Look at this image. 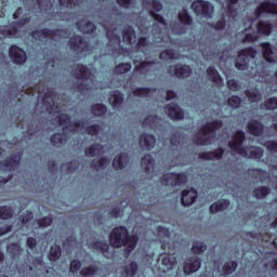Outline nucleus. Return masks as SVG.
<instances>
[{"label": "nucleus", "mask_w": 277, "mask_h": 277, "mask_svg": "<svg viewBox=\"0 0 277 277\" xmlns=\"http://www.w3.org/2000/svg\"><path fill=\"white\" fill-rule=\"evenodd\" d=\"M140 236L137 234L129 235V229L122 225L111 229L109 234V243L113 248H127L132 251L137 247Z\"/></svg>", "instance_id": "f257e3e1"}, {"label": "nucleus", "mask_w": 277, "mask_h": 277, "mask_svg": "<svg viewBox=\"0 0 277 277\" xmlns=\"http://www.w3.org/2000/svg\"><path fill=\"white\" fill-rule=\"evenodd\" d=\"M254 57H256V50L252 47L245 48L238 52L235 67L237 70H248L250 68V60H254Z\"/></svg>", "instance_id": "f03ea898"}, {"label": "nucleus", "mask_w": 277, "mask_h": 277, "mask_svg": "<svg viewBox=\"0 0 277 277\" xmlns=\"http://www.w3.org/2000/svg\"><path fill=\"white\" fill-rule=\"evenodd\" d=\"M164 187H181L187 183V174L185 173H166L159 179Z\"/></svg>", "instance_id": "7ed1b4c3"}, {"label": "nucleus", "mask_w": 277, "mask_h": 277, "mask_svg": "<svg viewBox=\"0 0 277 277\" xmlns=\"http://www.w3.org/2000/svg\"><path fill=\"white\" fill-rule=\"evenodd\" d=\"M30 36L38 40V38H45L49 40H53V38H62V36H68V29L66 28H42L39 30H32Z\"/></svg>", "instance_id": "20e7f679"}, {"label": "nucleus", "mask_w": 277, "mask_h": 277, "mask_svg": "<svg viewBox=\"0 0 277 277\" xmlns=\"http://www.w3.org/2000/svg\"><path fill=\"white\" fill-rule=\"evenodd\" d=\"M68 44L70 51L78 53L79 55H83V53L90 51V42H88L81 35H74L70 37Z\"/></svg>", "instance_id": "39448f33"}, {"label": "nucleus", "mask_w": 277, "mask_h": 277, "mask_svg": "<svg viewBox=\"0 0 277 277\" xmlns=\"http://www.w3.org/2000/svg\"><path fill=\"white\" fill-rule=\"evenodd\" d=\"M243 142H246V132L238 130L234 133L232 140L228 142V148L236 153V155H247L246 147H243Z\"/></svg>", "instance_id": "423d86ee"}, {"label": "nucleus", "mask_w": 277, "mask_h": 277, "mask_svg": "<svg viewBox=\"0 0 277 277\" xmlns=\"http://www.w3.org/2000/svg\"><path fill=\"white\" fill-rule=\"evenodd\" d=\"M56 96L57 94L53 89H48L47 92L43 94L41 101L48 114H60V104L55 103Z\"/></svg>", "instance_id": "0eeeda50"}, {"label": "nucleus", "mask_w": 277, "mask_h": 277, "mask_svg": "<svg viewBox=\"0 0 277 277\" xmlns=\"http://www.w3.org/2000/svg\"><path fill=\"white\" fill-rule=\"evenodd\" d=\"M172 248H174V245L170 242H162L161 249L168 250V253H161L158 258V261H161L163 267L167 269H172L174 265H176V258H174V252L172 251Z\"/></svg>", "instance_id": "6e6552de"}, {"label": "nucleus", "mask_w": 277, "mask_h": 277, "mask_svg": "<svg viewBox=\"0 0 277 277\" xmlns=\"http://www.w3.org/2000/svg\"><path fill=\"white\" fill-rule=\"evenodd\" d=\"M196 16H202V18H211L213 14V6L209 1L196 0L190 5Z\"/></svg>", "instance_id": "1a4fd4ad"}, {"label": "nucleus", "mask_w": 277, "mask_h": 277, "mask_svg": "<svg viewBox=\"0 0 277 277\" xmlns=\"http://www.w3.org/2000/svg\"><path fill=\"white\" fill-rule=\"evenodd\" d=\"M173 68V76L177 79H189L192 77V67L187 64L177 63L173 66H169L168 72L172 75Z\"/></svg>", "instance_id": "9d476101"}, {"label": "nucleus", "mask_w": 277, "mask_h": 277, "mask_svg": "<svg viewBox=\"0 0 277 277\" xmlns=\"http://www.w3.org/2000/svg\"><path fill=\"white\" fill-rule=\"evenodd\" d=\"M254 14L256 18H261L263 14H275L277 16V3L265 0L255 9Z\"/></svg>", "instance_id": "9b49d317"}, {"label": "nucleus", "mask_w": 277, "mask_h": 277, "mask_svg": "<svg viewBox=\"0 0 277 277\" xmlns=\"http://www.w3.org/2000/svg\"><path fill=\"white\" fill-rule=\"evenodd\" d=\"M9 56L13 64H25L27 62V52L16 44L10 47Z\"/></svg>", "instance_id": "f8f14e48"}, {"label": "nucleus", "mask_w": 277, "mask_h": 277, "mask_svg": "<svg viewBox=\"0 0 277 277\" xmlns=\"http://www.w3.org/2000/svg\"><path fill=\"white\" fill-rule=\"evenodd\" d=\"M164 111L171 120H183L185 113L176 103H170L164 106Z\"/></svg>", "instance_id": "ddd939ff"}, {"label": "nucleus", "mask_w": 277, "mask_h": 277, "mask_svg": "<svg viewBox=\"0 0 277 277\" xmlns=\"http://www.w3.org/2000/svg\"><path fill=\"white\" fill-rule=\"evenodd\" d=\"M72 76L77 81H88L92 77V70L84 64L78 63L72 70Z\"/></svg>", "instance_id": "4468645a"}, {"label": "nucleus", "mask_w": 277, "mask_h": 277, "mask_svg": "<svg viewBox=\"0 0 277 277\" xmlns=\"http://www.w3.org/2000/svg\"><path fill=\"white\" fill-rule=\"evenodd\" d=\"M21 166V155L12 154L6 159L0 161V168L8 170L9 172H13Z\"/></svg>", "instance_id": "2eb2a0df"}, {"label": "nucleus", "mask_w": 277, "mask_h": 277, "mask_svg": "<svg viewBox=\"0 0 277 277\" xmlns=\"http://www.w3.org/2000/svg\"><path fill=\"white\" fill-rule=\"evenodd\" d=\"M224 126V123L222 122V120H213L210 122H207L206 124H203L198 134L199 135H211L212 133H215V131H220V129H222V127Z\"/></svg>", "instance_id": "dca6fc26"}, {"label": "nucleus", "mask_w": 277, "mask_h": 277, "mask_svg": "<svg viewBox=\"0 0 277 277\" xmlns=\"http://www.w3.org/2000/svg\"><path fill=\"white\" fill-rule=\"evenodd\" d=\"M196 198H198V190L194 187L184 189L182 190L181 203L183 207H192L196 202Z\"/></svg>", "instance_id": "f3484780"}, {"label": "nucleus", "mask_w": 277, "mask_h": 277, "mask_svg": "<svg viewBox=\"0 0 277 277\" xmlns=\"http://www.w3.org/2000/svg\"><path fill=\"white\" fill-rule=\"evenodd\" d=\"M202 260L198 256H192L184 263V274H194L200 269Z\"/></svg>", "instance_id": "a211bd4d"}, {"label": "nucleus", "mask_w": 277, "mask_h": 277, "mask_svg": "<svg viewBox=\"0 0 277 277\" xmlns=\"http://www.w3.org/2000/svg\"><path fill=\"white\" fill-rule=\"evenodd\" d=\"M247 129L250 135L254 137H261L263 135V131H265V126L256 119H252L247 123Z\"/></svg>", "instance_id": "6ab92c4d"}, {"label": "nucleus", "mask_w": 277, "mask_h": 277, "mask_svg": "<svg viewBox=\"0 0 277 277\" xmlns=\"http://www.w3.org/2000/svg\"><path fill=\"white\" fill-rule=\"evenodd\" d=\"M138 142L145 150H153L155 144H157V138L153 134L143 133L140 135Z\"/></svg>", "instance_id": "aec40b11"}, {"label": "nucleus", "mask_w": 277, "mask_h": 277, "mask_svg": "<svg viewBox=\"0 0 277 277\" xmlns=\"http://www.w3.org/2000/svg\"><path fill=\"white\" fill-rule=\"evenodd\" d=\"M198 157L203 161H213V159H222V157H224V148L219 147L212 151H201L198 155Z\"/></svg>", "instance_id": "412c9836"}, {"label": "nucleus", "mask_w": 277, "mask_h": 277, "mask_svg": "<svg viewBox=\"0 0 277 277\" xmlns=\"http://www.w3.org/2000/svg\"><path fill=\"white\" fill-rule=\"evenodd\" d=\"M129 154L121 153L114 158L113 168L114 170H124L129 164Z\"/></svg>", "instance_id": "4be33fe9"}, {"label": "nucleus", "mask_w": 277, "mask_h": 277, "mask_svg": "<svg viewBox=\"0 0 277 277\" xmlns=\"http://www.w3.org/2000/svg\"><path fill=\"white\" fill-rule=\"evenodd\" d=\"M141 166L145 174H150L151 170H155V158H153V155L146 154L141 159Z\"/></svg>", "instance_id": "5701e85b"}, {"label": "nucleus", "mask_w": 277, "mask_h": 277, "mask_svg": "<svg viewBox=\"0 0 277 277\" xmlns=\"http://www.w3.org/2000/svg\"><path fill=\"white\" fill-rule=\"evenodd\" d=\"M0 36L4 38H18V27L12 23L9 26L0 27Z\"/></svg>", "instance_id": "b1692460"}, {"label": "nucleus", "mask_w": 277, "mask_h": 277, "mask_svg": "<svg viewBox=\"0 0 277 277\" xmlns=\"http://www.w3.org/2000/svg\"><path fill=\"white\" fill-rule=\"evenodd\" d=\"M104 153L103 145L95 143L84 149L85 157H101Z\"/></svg>", "instance_id": "393cba45"}, {"label": "nucleus", "mask_w": 277, "mask_h": 277, "mask_svg": "<svg viewBox=\"0 0 277 277\" xmlns=\"http://www.w3.org/2000/svg\"><path fill=\"white\" fill-rule=\"evenodd\" d=\"M260 47L262 48V53H263L264 60L266 62H268V64H274V62H276V60H274V57H272V55H274V49H272V43L263 42L260 44Z\"/></svg>", "instance_id": "a878e982"}, {"label": "nucleus", "mask_w": 277, "mask_h": 277, "mask_svg": "<svg viewBox=\"0 0 277 277\" xmlns=\"http://www.w3.org/2000/svg\"><path fill=\"white\" fill-rule=\"evenodd\" d=\"M274 25L267 21H260L256 25V31L260 36H271Z\"/></svg>", "instance_id": "bb28decb"}, {"label": "nucleus", "mask_w": 277, "mask_h": 277, "mask_svg": "<svg viewBox=\"0 0 277 277\" xmlns=\"http://www.w3.org/2000/svg\"><path fill=\"white\" fill-rule=\"evenodd\" d=\"M230 207V200L221 199L210 206V213H219V211H226Z\"/></svg>", "instance_id": "cd10ccee"}, {"label": "nucleus", "mask_w": 277, "mask_h": 277, "mask_svg": "<svg viewBox=\"0 0 277 277\" xmlns=\"http://www.w3.org/2000/svg\"><path fill=\"white\" fill-rule=\"evenodd\" d=\"M109 102L111 103L113 109H120V107H122V103H124V94H122L120 91H117L111 95Z\"/></svg>", "instance_id": "c85d7f7f"}, {"label": "nucleus", "mask_w": 277, "mask_h": 277, "mask_svg": "<svg viewBox=\"0 0 277 277\" xmlns=\"http://www.w3.org/2000/svg\"><path fill=\"white\" fill-rule=\"evenodd\" d=\"M50 142L52 146H56V148H61V146H64V144L68 142V137L63 133H54L51 135Z\"/></svg>", "instance_id": "c756f323"}, {"label": "nucleus", "mask_w": 277, "mask_h": 277, "mask_svg": "<svg viewBox=\"0 0 277 277\" xmlns=\"http://www.w3.org/2000/svg\"><path fill=\"white\" fill-rule=\"evenodd\" d=\"M92 248L95 250V252H100V254H109V243H107L104 240H96L92 242Z\"/></svg>", "instance_id": "7c9ffc66"}, {"label": "nucleus", "mask_w": 277, "mask_h": 277, "mask_svg": "<svg viewBox=\"0 0 277 277\" xmlns=\"http://www.w3.org/2000/svg\"><path fill=\"white\" fill-rule=\"evenodd\" d=\"M155 61H142L134 67V72H138V75H148V72H150L148 66H155Z\"/></svg>", "instance_id": "2f4dec72"}, {"label": "nucleus", "mask_w": 277, "mask_h": 277, "mask_svg": "<svg viewBox=\"0 0 277 277\" xmlns=\"http://www.w3.org/2000/svg\"><path fill=\"white\" fill-rule=\"evenodd\" d=\"M177 18L182 25H186L188 27L194 25V17H192L187 9H182V11L177 14Z\"/></svg>", "instance_id": "473e14b6"}, {"label": "nucleus", "mask_w": 277, "mask_h": 277, "mask_svg": "<svg viewBox=\"0 0 277 277\" xmlns=\"http://www.w3.org/2000/svg\"><path fill=\"white\" fill-rule=\"evenodd\" d=\"M249 148V153L248 149L246 148L247 155H241L242 157H246L247 159H261L263 157V149L261 147L251 146Z\"/></svg>", "instance_id": "72a5a7b5"}, {"label": "nucleus", "mask_w": 277, "mask_h": 277, "mask_svg": "<svg viewBox=\"0 0 277 277\" xmlns=\"http://www.w3.org/2000/svg\"><path fill=\"white\" fill-rule=\"evenodd\" d=\"M77 27L81 34H88L92 36V34L96 32V24L94 22H87L84 25H81V23H77Z\"/></svg>", "instance_id": "f704fd0d"}, {"label": "nucleus", "mask_w": 277, "mask_h": 277, "mask_svg": "<svg viewBox=\"0 0 277 277\" xmlns=\"http://www.w3.org/2000/svg\"><path fill=\"white\" fill-rule=\"evenodd\" d=\"M272 189L268 186H259L253 189L252 195L256 200H263V198H267L269 196Z\"/></svg>", "instance_id": "c9c22d12"}, {"label": "nucleus", "mask_w": 277, "mask_h": 277, "mask_svg": "<svg viewBox=\"0 0 277 277\" xmlns=\"http://www.w3.org/2000/svg\"><path fill=\"white\" fill-rule=\"evenodd\" d=\"M209 81H212V83H222V76H220V72L215 67L210 66L206 70Z\"/></svg>", "instance_id": "e433bc0d"}, {"label": "nucleus", "mask_w": 277, "mask_h": 277, "mask_svg": "<svg viewBox=\"0 0 277 277\" xmlns=\"http://www.w3.org/2000/svg\"><path fill=\"white\" fill-rule=\"evenodd\" d=\"M91 114L96 118H103L107 114V106L105 104H93L91 106Z\"/></svg>", "instance_id": "4c0bfd02"}, {"label": "nucleus", "mask_w": 277, "mask_h": 277, "mask_svg": "<svg viewBox=\"0 0 277 277\" xmlns=\"http://www.w3.org/2000/svg\"><path fill=\"white\" fill-rule=\"evenodd\" d=\"M62 256V247L60 245H54L50 248L48 259L49 261H60V258Z\"/></svg>", "instance_id": "58836bf2"}, {"label": "nucleus", "mask_w": 277, "mask_h": 277, "mask_svg": "<svg viewBox=\"0 0 277 277\" xmlns=\"http://www.w3.org/2000/svg\"><path fill=\"white\" fill-rule=\"evenodd\" d=\"M61 8H69L75 10V8H81L83 5V0H58Z\"/></svg>", "instance_id": "ea45409f"}, {"label": "nucleus", "mask_w": 277, "mask_h": 277, "mask_svg": "<svg viewBox=\"0 0 277 277\" xmlns=\"http://www.w3.org/2000/svg\"><path fill=\"white\" fill-rule=\"evenodd\" d=\"M143 124L145 127H149V129H157L159 124V116L157 115H148L144 120Z\"/></svg>", "instance_id": "a19ab883"}, {"label": "nucleus", "mask_w": 277, "mask_h": 277, "mask_svg": "<svg viewBox=\"0 0 277 277\" xmlns=\"http://www.w3.org/2000/svg\"><path fill=\"white\" fill-rule=\"evenodd\" d=\"M133 38H135V29H133V26H128L123 29V42L133 44Z\"/></svg>", "instance_id": "79ce46f5"}, {"label": "nucleus", "mask_w": 277, "mask_h": 277, "mask_svg": "<svg viewBox=\"0 0 277 277\" xmlns=\"http://www.w3.org/2000/svg\"><path fill=\"white\" fill-rule=\"evenodd\" d=\"M14 210L10 206H0V220H12Z\"/></svg>", "instance_id": "37998d69"}, {"label": "nucleus", "mask_w": 277, "mask_h": 277, "mask_svg": "<svg viewBox=\"0 0 277 277\" xmlns=\"http://www.w3.org/2000/svg\"><path fill=\"white\" fill-rule=\"evenodd\" d=\"M238 266L239 264L236 261L226 262L222 267L223 276H230V274H233Z\"/></svg>", "instance_id": "c03bdc74"}, {"label": "nucleus", "mask_w": 277, "mask_h": 277, "mask_svg": "<svg viewBox=\"0 0 277 277\" xmlns=\"http://www.w3.org/2000/svg\"><path fill=\"white\" fill-rule=\"evenodd\" d=\"M245 94L250 101V103H259V101L262 98L261 93L256 89L247 90Z\"/></svg>", "instance_id": "a18cd8bd"}, {"label": "nucleus", "mask_w": 277, "mask_h": 277, "mask_svg": "<svg viewBox=\"0 0 277 277\" xmlns=\"http://www.w3.org/2000/svg\"><path fill=\"white\" fill-rule=\"evenodd\" d=\"M131 70V63H120L115 66L114 72L115 75H127Z\"/></svg>", "instance_id": "49530a36"}, {"label": "nucleus", "mask_w": 277, "mask_h": 277, "mask_svg": "<svg viewBox=\"0 0 277 277\" xmlns=\"http://www.w3.org/2000/svg\"><path fill=\"white\" fill-rule=\"evenodd\" d=\"M137 269H140V266L136 264V262H131L129 265L123 267L126 276L130 277L135 276V274H137Z\"/></svg>", "instance_id": "de8ad7c7"}, {"label": "nucleus", "mask_w": 277, "mask_h": 277, "mask_svg": "<svg viewBox=\"0 0 277 277\" xmlns=\"http://www.w3.org/2000/svg\"><path fill=\"white\" fill-rule=\"evenodd\" d=\"M98 272V267L95 265H90L80 269V276L92 277Z\"/></svg>", "instance_id": "09e8293b"}, {"label": "nucleus", "mask_w": 277, "mask_h": 277, "mask_svg": "<svg viewBox=\"0 0 277 277\" xmlns=\"http://www.w3.org/2000/svg\"><path fill=\"white\" fill-rule=\"evenodd\" d=\"M39 228H49L53 224V216H43L41 219L35 220Z\"/></svg>", "instance_id": "8fccbe9b"}, {"label": "nucleus", "mask_w": 277, "mask_h": 277, "mask_svg": "<svg viewBox=\"0 0 277 277\" xmlns=\"http://www.w3.org/2000/svg\"><path fill=\"white\" fill-rule=\"evenodd\" d=\"M143 3L153 8L154 12H161L163 10V4L159 0H144Z\"/></svg>", "instance_id": "3c124183"}, {"label": "nucleus", "mask_w": 277, "mask_h": 277, "mask_svg": "<svg viewBox=\"0 0 277 277\" xmlns=\"http://www.w3.org/2000/svg\"><path fill=\"white\" fill-rule=\"evenodd\" d=\"M8 250L11 254V256H13V259L15 256H19L21 255V252H22V248H21V245H18V242H12L8 246Z\"/></svg>", "instance_id": "603ef678"}, {"label": "nucleus", "mask_w": 277, "mask_h": 277, "mask_svg": "<svg viewBox=\"0 0 277 277\" xmlns=\"http://www.w3.org/2000/svg\"><path fill=\"white\" fill-rule=\"evenodd\" d=\"M241 98L238 95H232L227 100L228 107H232V109H239L241 107Z\"/></svg>", "instance_id": "864d4df0"}, {"label": "nucleus", "mask_w": 277, "mask_h": 277, "mask_svg": "<svg viewBox=\"0 0 277 277\" xmlns=\"http://www.w3.org/2000/svg\"><path fill=\"white\" fill-rule=\"evenodd\" d=\"M159 60H176L174 49H166L159 54Z\"/></svg>", "instance_id": "5fc2aeb1"}, {"label": "nucleus", "mask_w": 277, "mask_h": 277, "mask_svg": "<svg viewBox=\"0 0 277 277\" xmlns=\"http://www.w3.org/2000/svg\"><path fill=\"white\" fill-rule=\"evenodd\" d=\"M70 115L69 114H61L56 116V122L60 127H66V124H70Z\"/></svg>", "instance_id": "6e6d98bb"}, {"label": "nucleus", "mask_w": 277, "mask_h": 277, "mask_svg": "<svg viewBox=\"0 0 277 277\" xmlns=\"http://www.w3.org/2000/svg\"><path fill=\"white\" fill-rule=\"evenodd\" d=\"M207 250V245L201 241H195L192 247V252L194 254H202Z\"/></svg>", "instance_id": "4d7b16f0"}, {"label": "nucleus", "mask_w": 277, "mask_h": 277, "mask_svg": "<svg viewBox=\"0 0 277 277\" xmlns=\"http://www.w3.org/2000/svg\"><path fill=\"white\" fill-rule=\"evenodd\" d=\"M107 163H109V158L104 156V157H101L97 161L93 160L91 162V168L98 170V168H105Z\"/></svg>", "instance_id": "13d9d810"}, {"label": "nucleus", "mask_w": 277, "mask_h": 277, "mask_svg": "<svg viewBox=\"0 0 277 277\" xmlns=\"http://www.w3.org/2000/svg\"><path fill=\"white\" fill-rule=\"evenodd\" d=\"M149 16H151V18H154L156 23H160V25H163V27L168 25V22H166V18L161 14H158L155 11H149Z\"/></svg>", "instance_id": "bf43d9fd"}, {"label": "nucleus", "mask_w": 277, "mask_h": 277, "mask_svg": "<svg viewBox=\"0 0 277 277\" xmlns=\"http://www.w3.org/2000/svg\"><path fill=\"white\" fill-rule=\"evenodd\" d=\"M85 132L88 133V135H98V133H101V126L94 123V124H91V126H88L85 128Z\"/></svg>", "instance_id": "052dcab7"}, {"label": "nucleus", "mask_w": 277, "mask_h": 277, "mask_svg": "<svg viewBox=\"0 0 277 277\" xmlns=\"http://www.w3.org/2000/svg\"><path fill=\"white\" fill-rule=\"evenodd\" d=\"M195 144L197 146H209V144H211V136L202 137L197 135L195 137Z\"/></svg>", "instance_id": "680f3d73"}, {"label": "nucleus", "mask_w": 277, "mask_h": 277, "mask_svg": "<svg viewBox=\"0 0 277 277\" xmlns=\"http://www.w3.org/2000/svg\"><path fill=\"white\" fill-rule=\"evenodd\" d=\"M264 106L269 111H274V109H277V97H271L265 101Z\"/></svg>", "instance_id": "e2e57ef3"}, {"label": "nucleus", "mask_w": 277, "mask_h": 277, "mask_svg": "<svg viewBox=\"0 0 277 277\" xmlns=\"http://www.w3.org/2000/svg\"><path fill=\"white\" fill-rule=\"evenodd\" d=\"M171 29L175 36H183V34H187V27L181 26V24L173 25Z\"/></svg>", "instance_id": "0e129e2a"}, {"label": "nucleus", "mask_w": 277, "mask_h": 277, "mask_svg": "<svg viewBox=\"0 0 277 277\" xmlns=\"http://www.w3.org/2000/svg\"><path fill=\"white\" fill-rule=\"evenodd\" d=\"M264 146L268 153H277V141L268 140L264 143Z\"/></svg>", "instance_id": "69168bd1"}, {"label": "nucleus", "mask_w": 277, "mask_h": 277, "mask_svg": "<svg viewBox=\"0 0 277 277\" xmlns=\"http://www.w3.org/2000/svg\"><path fill=\"white\" fill-rule=\"evenodd\" d=\"M149 92H153L150 88H136L133 91L134 96H146Z\"/></svg>", "instance_id": "338daca9"}, {"label": "nucleus", "mask_w": 277, "mask_h": 277, "mask_svg": "<svg viewBox=\"0 0 277 277\" xmlns=\"http://www.w3.org/2000/svg\"><path fill=\"white\" fill-rule=\"evenodd\" d=\"M106 38L109 40V42H120V36L116 35L114 30H106Z\"/></svg>", "instance_id": "774afa93"}]
</instances>
